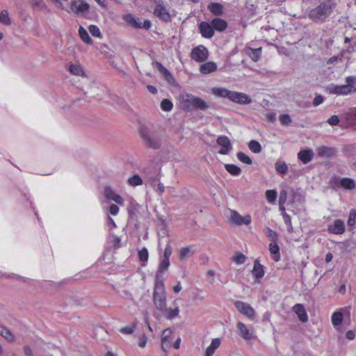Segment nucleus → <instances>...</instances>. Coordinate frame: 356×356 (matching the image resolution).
Instances as JSON below:
<instances>
[{"label": "nucleus", "instance_id": "26", "mask_svg": "<svg viewBox=\"0 0 356 356\" xmlns=\"http://www.w3.org/2000/svg\"><path fill=\"white\" fill-rule=\"evenodd\" d=\"M314 156V152L312 149H304L301 150L298 154V158L304 164L309 163Z\"/></svg>", "mask_w": 356, "mask_h": 356}, {"label": "nucleus", "instance_id": "10", "mask_svg": "<svg viewBox=\"0 0 356 356\" xmlns=\"http://www.w3.org/2000/svg\"><path fill=\"white\" fill-rule=\"evenodd\" d=\"M237 328L239 331L240 336L244 340H252L257 338L256 332L253 327H248L243 322L237 323Z\"/></svg>", "mask_w": 356, "mask_h": 356}, {"label": "nucleus", "instance_id": "39", "mask_svg": "<svg viewBox=\"0 0 356 356\" xmlns=\"http://www.w3.org/2000/svg\"><path fill=\"white\" fill-rule=\"evenodd\" d=\"M225 168L226 170L232 175H239L241 172V168L234 164H226Z\"/></svg>", "mask_w": 356, "mask_h": 356}, {"label": "nucleus", "instance_id": "35", "mask_svg": "<svg viewBox=\"0 0 356 356\" xmlns=\"http://www.w3.org/2000/svg\"><path fill=\"white\" fill-rule=\"evenodd\" d=\"M264 232L266 237H268V238L270 241V243H275L278 241L279 235L275 231L271 229L269 227H265L264 229Z\"/></svg>", "mask_w": 356, "mask_h": 356}, {"label": "nucleus", "instance_id": "32", "mask_svg": "<svg viewBox=\"0 0 356 356\" xmlns=\"http://www.w3.org/2000/svg\"><path fill=\"white\" fill-rule=\"evenodd\" d=\"M79 35L82 41L86 44H92V40L90 38L88 31L85 29L82 26H80L79 28Z\"/></svg>", "mask_w": 356, "mask_h": 356}, {"label": "nucleus", "instance_id": "8", "mask_svg": "<svg viewBox=\"0 0 356 356\" xmlns=\"http://www.w3.org/2000/svg\"><path fill=\"white\" fill-rule=\"evenodd\" d=\"M234 306L239 313L247 317L249 320L253 321L254 319L256 312L250 304L242 301H236Z\"/></svg>", "mask_w": 356, "mask_h": 356}, {"label": "nucleus", "instance_id": "1", "mask_svg": "<svg viewBox=\"0 0 356 356\" xmlns=\"http://www.w3.org/2000/svg\"><path fill=\"white\" fill-rule=\"evenodd\" d=\"M179 103L181 108L188 111L195 109L205 111L209 108V104L204 99L189 93L180 94Z\"/></svg>", "mask_w": 356, "mask_h": 356}, {"label": "nucleus", "instance_id": "11", "mask_svg": "<svg viewBox=\"0 0 356 356\" xmlns=\"http://www.w3.org/2000/svg\"><path fill=\"white\" fill-rule=\"evenodd\" d=\"M89 7V4L83 0L71 1L70 10L76 15H83L88 12Z\"/></svg>", "mask_w": 356, "mask_h": 356}, {"label": "nucleus", "instance_id": "43", "mask_svg": "<svg viewBox=\"0 0 356 356\" xmlns=\"http://www.w3.org/2000/svg\"><path fill=\"white\" fill-rule=\"evenodd\" d=\"M139 207L140 205L138 203L131 202L127 209L129 216L130 218H133L134 216H136Z\"/></svg>", "mask_w": 356, "mask_h": 356}, {"label": "nucleus", "instance_id": "55", "mask_svg": "<svg viewBox=\"0 0 356 356\" xmlns=\"http://www.w3.org/2000/svg\"><path fill=\"white\" fill-rule=\"evenodd\" d=\"M280 121L282 125H289L291 122V119L289 115L282 114L280 116Z\"/></svg>", "mask_w": 356, "mask_h": 356}, {"label": "nucleus", "instance_id": "4", "mask_svg": "<svg viewBox=\"0 0 356 356\" xmlns=\"http://www.w3.org/2000/svg\"><path fill=\"white\" fill-rule=\"evenodd\" d=\"M153 301L158 310L164 309L167 306V296L163 280L155 281Z\"/></svg>", "mask_w": 356, "mask_h": 356}, {"label": "nucleus", "instance_id": "53", "mask_svg": "<svg viewBox=\"0 0 356 356\" xmlns=\"http://www.w3.org/2000/svg\"><path fill=\"white\" fill-rule=\"evenodd\" d=\"M282 216H283L284 223L286 225V226L288 227L289 232H292L293 227H292V223H291V220L290 216L288 215L286 213H284Z\"/></svg>", "mask_w": 356, "mask_h": 356}, {"label": "nucleus", "instance_id": "21", "mask_svg": "<svg viewBox=\"0 0 356 356\" xmlns=\"http://www.w3.org/2000/svg\"><path fill=\"white\" fill-rule=\"evenodd\" d=\"M317 154L321 157L330 158L337 155V150L334 147L320 146L316 149Z\"/></svg>", "mask_w": 356, "mask_h": 356}, {"label": "nucleus", "instance_id": "33", "mask_svg": "<svg viewBox=\"0 0 356 356\" xmlns=\"http://www.w3.org/2000/svg\"><path fill=\"white\" fill-rule=\"evenodd\" d=\"M193 253V247H183L179 250V258L181 260H185L192 256Z\"/></svg>", "mask_w": 356, "mask_h": 356}, {"label": "nucleus", "instance_id": "59", "mask_svg": "<svg viewBox=\"0 0 356 356\" xmlns=\"http://www.w3.org/2000/svg\"><path fill=\"white\" fill-rule=\"evenodd\" d=\"M32 6L35 8H42L44 3L42 0H31Z\"/></svg>", "mask_w": 356, "mask_h": 356}, {"label": "nucleus", "instance_id": "60", "mask_svg": "<svg viewBox=\"0 0 356 356\" xmlns=\"http://www.w3.org/2000/svg\"><path fill=\"white\" fill-rule=\"evenodd\" d=\"M147 337L146 334H143V335L140 337L139 341H138V346L140 348H144L147 345Z\"/></svg>", "mask_w": 356, "mask_h": 356}, {"label": "nucleus", "instance_id": "27", "mask_svg": "<svg viewBox=\"0 0 356 356\" xmlns=\"http://www.w3.org/2000/svg\"><path fill=\"white\" fill-rule=\"evenodd\" d=\"M217 65L214 62H207L204 64H202L200 66V72L203 74H207L213 72H216L217 70Z\"/></svg>", "mask_w": 356, "mask_h": 356}, {"label": "nucleus", "instance_id": "5", "mask_svg": "<svg viewBox=\"0 0 356 356\" xmlns=\"http://www.w3.org/2000/svg\"><path fill=\"white\" fill-rule=\"evenodd\" d=\"M173 339V332L170 328H167L163 331L161 336V347L164 352L167 353L171 347H173L175 349L179 348L181 338L178 337L174 343H172Z\"/></svg>", "mask_w": 356, "mask_h": 356}, {"label": "nucleus", "instance_id": "28", "mask_svg": "<svg viewBox=\"0 0 356 356\" xmlns=\"http://www.w3.org/2000/svg\"><path fill=\"white\" fill-rule=\"evenodd\" d=\"M269 251L271 254L272 259L275 261H278L280 260V247L278 245L277 242L270 243Z\"/></svg>", "mask_w": 356, "mask_h": 356}, {"label": "nucleus", "instance_id": "31", "mask_svg": "<svg viewBox=\"0 0 356 356\" xmlns=\"http://www.w3.org/2000/svg\"><path fill=\"white\" fill-rule=\"evenodd\" d=\"M252 273L257 279L261 278L264 275V267L257 260L254 263Z\"/></svg>", "mask_w": 356, "mask_h": 356}, {"label": "nucleus", "instance_id": "17", "mask_svg": "<svg viewBox=\"0 0 356 356\" xmlns=\"http://www.w3.org/2000/svg\"><path fill=\"white\" fill-rule=\"evenodd\" d=\"M140 136L145 144L151 148L153 149H159L161 143L160 141L157 139L152 138L151 136L147 133L145 129H143L140 131Z\"/></svg>", "mask_w": 356, "mask_h": 356}, {"label": "nucleus", "instance_id": "56", "mask_svg": "<svg viewBox=\"0 0 356 356\" xmlns=\"http://www.w3.org/2000/svg\"><path fill=\"white\" fill-rule=\"evenodd\" d=\"M233 260L237 264H242L245 261L246 257L242 253H238L233 258Z\"/></svg>", "mask_w": 356, "mask_h": 356}, {"label": "nucleus", "instance_id": "14", "mask_svg": "<svg viewBox=\"0 0 356 356\" xmlns=\"http://www.w3.org/2000/svg\"><path fill=\"white\" fill-rule=\"evenodd\" d=\"M154 14L155 16L163 21L167 22L170 20L169 12L161 0L156 1Z\"/></svg>", "mask_w": 356, "mask_h": 356}, {"label": "nucleus", "instance_id": "37", "mask_svg": "<svg viewBox=\"0 0 356 356\" xmlns=\"http://www.w3.org/2000/svg\"><path fill=\"white\" fill-rule=\"evenodd\" d=\"M341 186L346 190H353L355 188V183L351 178L343 177L341 178Z\"/></svg>", "mask_w": 356, "mask_h": 356}, {"label": "nucleus", "instance_id": "48", "mask_svg": "<svg viewBox=\"0 0 356 356\" xmlns=\"http://www.w3.org/2000/svg\"><path fill=\"white\" fill-rule=\"evenodd\" d=\"M237 158L240 161L245 164L250 165L252 163V159L248 155H246L245 153L242 152H239L237 153Z\"/></svg>", "mask_w": 356, "mask_h": 356}, {"label": "nucleus", "instance_id": "52", "mask_svg": "<svg viewBox=\"0 0 356 356\" xmlns=\"http://www.w3.org/2000/svg\"><path fill=\"white\" fill-rule=\"evenodd\" d=\"M173 104L169 99H165L161 103V108L165 111H170L172 110Z\"/></svg>", "mask_w": 356, "mask_h": 356}, {"label": "nucleus", "instance_id": "6", "mask_svg": "<svg viewBox=\"0 0 356 356\" xmlns=\"http://www.w3.org/2000/svg\"><path fill=\"white\" fill-rule=\"evenodd\" d=\"M172 250L171 246L168 244L164 250L163 255L161 257L159 265L158 270L156 274L155 281L163 280V272L168 270L170 266V257L172 254Z\"/></svg>", "mask_w": 356, "mask_h": 356}, {"label": "nucleus", "instance_id": "15", "mask_svg": "<svg viewBox=\"0 0 356 356\" xmlns=\"http://www.w3.org/2000/svg\"><path fill=\"white\" fill-rule=\"evenodd\" d=\"M103 194L106 199L112 200L120 205L124 204V199L117 194L111 186H105Z\"/></svg>", "mask_w": 356, "mask_h": 356}, {"label": "nucleus", "instance_id": "47", "mask_svg": "<svg viewBox=\"0 0 356 356\" xmlns=\"http://www.w3.org/2000/svg\"><path fill=\"white\" fill-rule=\"evenodd\" d=\"M0 335L9 341H12L14 339V337L10 330L5 327H0Z\"/></svg>", "mask_w": 356, "mask_h": 356}, {"label": "nucleus", "instance_id": "22", "mask_svg": "<svg viewBox=\"0 0 356 356\" xmlns=\"http://www.w3.org/2000/svg\"><path fill=\"white\" fill-rule=\"evenodd\" d=\"M160 312L166 319L172 321L179 316V308L177 306L174 308H168L167 306H165L164 309H161Z\"/></svg>", "mask_w": 356, "mask_h": 356}, {"label": "nucleus", "instance_id": "30", "mask_svg": "<svg viewBox=\"0 0 356 356\" xmlns=\"http://www.w3.org/2000/svg\"><path fill=\"white\" fill-rule=\"evenodd\" d=\"M69 71L70 72L74 75V76H85V71L83 68V67L79 64H71L69 67Z\"/></svg>", "mask_w": 356, "mask_h": 356}, {"label": "nucleus", "instance_id": "25", "mask_svg": "<svg viewBox=\"0 0 356 356\" xmlns=\"http://www.w3.org/2000/svg\"><path fill=\"white\" fill-rule=\"evenodd\" d=\"M213 31L216 30L219 32L224 31L227 28V22L221 18H214L211 22Z\"/></svg>", "mask_w": 356, "mask_h": 356}, {"label": "nucleus", "instance_id": "62", "mask_svg": "<svg viewBox=\"0 0 356 356\" xmlns=\"http://www.w3.org/2000/svg\"><path fill=\"white\" fill-rule=\"evenodd\" d=\"M324 101L323 97L321 95H317L314 97L313 100V105L317 106L321 104Z\"/></svg>", "mask_w": 356, "mask_h": 356}, {"label": "nucleus", "instance_id": "2", "mask_svg": "<svg viewBox=\"0 0 356 356\" xmlns=\"http://www.w3.org/2000/svg\"><path fill=\"white\" fill-rule=\"evenodd\" d=\"M334 7L330 1L321 3L309 11V17L314 22H323L330 15Z\"/></svg>", "mask_w": 356, "mask_h": 356}, {"label": "nucleus", "instance_id": "19", "mask_svg": "<svg viewBox=\"0 0 356 356\" xmlns=\"http://www.w3.org/2000/svg\"><path fill=\"white\" fill-rule=\"evenodd\" d=\"M327 231L334 234H342L345 232V224L341 220H335L333 224L330 225Z\"/></svg>", "mask_w": 356, "mask_h": 356}, {"label": "nucleus", "instance_id": "46", "mask_svg": "<svg viewBox=\"0 0 356 356\" xmlns=\"http://www.w3.org/2000/svg\"><path fill=\"white\" fill-rule=\"evenodd\" d=\"M156 65L159 72L165 76V78L167 80L172 78V74L170 72L166 67H165L161 63H157Z\"/></svg>", "mask_w": 356, "mask_h": 356}, {"label": "nucleus", "instance_id": "24", "mask_svg": "<svg viewBox=\"0 0 356 356\" xmlns=\"http://www.w3.org/2000/svg\"><path fill=\"white\" fill-rule=\"evenodd\" d=\"M220 344L221 339L220 338L213 339L210 345L206 348L204 356H213Z\"/></svg>", "mask_w": 356, "mask_h": 356}, {"label": "nucleus", "instance_id": "29", "mask_svg": "<svg viewBox=\"0 0 356 356\" xmlns=\"http://www.w3.org/2000/svg\"><path fill=\"white\" fill-rule=\"evenodd\" d=\"M207 8L215 15H221L224 12V6L220 3H211L207 6Z\"/></svg>", "mask_w": 356, "mask_h": 356}, {"label": "nucleus", "instance_id": "13", "mask_svg": "<svg viewBox=\"0 0 356 356\" xmlns=\"http://www.w3.org/2000/svg\"><path fill=\"white\" fill-rule=\"evenodd\" d=\"M229 101L238 104L248 105L252 102V99L245 93L232 90Z\"/></svg>", "mask_w": 356, "mask_h": 356}, {"label": "nucleus", "instance_id": "12", "mask_svg": "<svg viewBox=\"0 0 356 356\" xmlns=\"http://www.w3.org/2000/svg\"><path fill=\"white\" fill-rule=\"evenodd\" d=\"M229 220L232 223L238 226L242 225H248L251 223L252 220L250 215L242 216L238 212L232 210L231 211Z\"/></svg>", "mask_w": 356, "mask_h": 356}, {"label": "nucleus", "instance_id": "64", "mask_svg": "<svg viewBox=\"0 0 356 356\" xmlns=\"http://www.w3.org/2000/svg\"><path fill=\"white\" fill-rule=\"evenodd\" d=\"M107 222H108V226L110 228H115L116 227L115 221L110 216H108V218H107Z\"/></svg>", "mask_w": 356, "mask_h": 356}, {"label": "nucleus", "instance_id": "34", "mask_svg": "<svg viewBox=\"0 0 356 356\" xmlns=\"http://www.w3.org/2000/svg\"><path fill=\"white\" fill-rule=\"evenodd\" d=\"M343 319V314L340 311L334 312L331 317L332 323L336 329H338V327L341 325Z\"/></svg>", "mask_w": 356, "mask_h": 356}, {"label": "nucleus", "instance_id": "51", "mask_svg": "<svg viewBox=\"0 0 356 356\" xmlns=\"http://www.w3.org/2000/svg\"><path fill=\"white\" fill-rule=\"evenodd\" d=\"M138 257L141 261L147 262L149 259V253L147 249L146 248H143L139 250Z\"/></svg>", "mask_w": 356, "mask_h": 356}, {"label": "nucleus", "instance_id": "49", "mask_svg": "<svg viewBox=\"0 0 356 356\" xmlns=\"http://www.w3.org/2000/svg\"><path fill=\"white\" fill-rule=\"evenodd\" d=\"M88 31L91 33V35L94 37L101 38L102 33L99 27L96 25H90L88 27Z\"/></svg>", "mask_w": 356, "mask_h": 356}, {"label": "nucleus", "instance_id": "38", "mask_svg": "<svg viewBox=\"0 0 356 356\" xmlns=\"http://www.w3.org/2000/svg\"><path fill=\"white\" fill-rule=\"evenodd\" d=\"M158 181V179L156 177H154L151 180L150 184L154 188V190L156 192H159L160 195H161L165 191V187L163 184Z\"/></svg>", "mask_w": 356, "mask_h": 356}, {"label": "nucleus", "instance_id": "45", "mask_svg": "<svg viewBox=\"0 0 356 356\" xmlns=\"http://www.w3.org/2000/svg\"><path fill=\"white\" fill-rule=\"evenodd\" d=\"M277 193L275 190H267L266 191V197L269 203H274L277 199Z\"/></svg>", "mask_w": 356, "mask_h": 356}, {"label": "nucleus", "instance_id": "18", "mask_svg": "<svg viewBox=\"0 0 356 356\" xmlns=\"http://www.w3.org/2000/svg\"><path fill=\"white\" fill-rule=\"evenodd\" d=\"M199 30L202 37L210 39L214 35V31L211 22H202L199 25Z\"/></svg>", "mask_w": 356, "mask_h": 356}, {"label": "nucleus", "instance_id": "20", "mask_svg": "<svg viewBox=\"0 0 356 356\" xmlns=\"http://www.w3.org/2000/svg\"><path fill=\"white\" fill-rule=\"evenodd\" d=\"M292 311L298 316L301 322L307 323L308 321V315L303 305L296 304L293 306Z\"/></svg>", "mask_w": 356, "mask_h": 356}, {"label": "nucleus", "instance_id": "7", "mask_svg": "<svg viewBox=\"0 0 356 356\" xmlns=\"http://www.w3.org/2000/svg\"><path fill=\"white\" fill-rule=\"evenodd\" d=\"M122 19L126 22L127 25L134 29H144L145 30H149L151 28L152 24L149 20L145 19L142 22L140 19L136 17L131 13L124 15L122 16Z\"/></svg>", "mask_w": 356, "mask_h": 356}, {"label": "nucleus", "instance_id": "9", "mask_svg": "<svg viewBox=\"0 0 356 356\" xmlns=\"http://www.w3.org/2000/svg\"><path fill=\"white\" fill-rule=\"evenodd\" d=\"M209 56L207 49L203 45H199L193 48L191 53V58L196 62L202 63L205 61Z\"/></svg>", "mask_w": 356, "mask_h": 356}, {"label": "nucleus", "instance_id": "57", "mask_svg": "<svg viewBox=\"0 0 356 356\" xmlns=\"http://www.w3.org/2000/svg\"><path fill=\"white\" fill-rule=\"evenodd\" d=\"M136 329L135 325H131L129 326L124 327L120 329V332L125 334H132Z\"/></svg>", "mask_w": 356, "mask_h": 356}, {"label": "nucleus", "instance_id": "63", "mask_svg": "<svg viewBox=\"0 0 356 356\" xmlns=\"http://www.w3.org/2000/svg\"><path fill=\"white\" fill-rule=\"evenodd\" d=\"M109 212L113 216H116L119 212V207L116 204H111L109 207Z\"/></svg>", "mask_w": 356, "mask_h": 356}, {"label": "nucleus", "instance_id": "23", "mask_svg": "<svg viewBox=\"0 0 356 356\" xmlns=\"http://www.w3.org/2000/svg\"><path fill=\"white\" fill-rule=\"evenodd\" d=\"M232 90H229L225 88L221 87H213L211 88V93L217 97L227 99L229 100Z\"/></svg>", "mask_w": 356, "mask_h": 356}, {"label": "nucleus", "instance_id": "16", "mask_svg": "<svg viewBox=\"0 0 356 356\" xmlns=\"http://www.w3.org/2000/svg\"><path fill=\"white\" fill-rule=\"evenodd\" d=\"M216 142L217 144L221 147V149L218 151L220 154L226 155L229 153L232 149V145L228 137L225 136H219Z\"/></svg>", "mask_w": 356, "mask_h": 356}, {"label": "nucleus", "instance_id": "50", "mask_svg": "<svg viewBox=\"0 0 356 356\" xmlns=\"http://www.w3.org/2000/svg\"><path fill=\"white\" fill-rule=\"evenodd\" d=\"M330 186L331 188L336 189L338 186L341 185V178L339 177H333L330 180Z\"/></svg>", "mask_w": 356, "mask_h": 356}, {"label": "nucleus", "instance_id": "41", "mask_svg": "<svg viewBox=\"0 0 356 356\" xmlns=\"http://www.w3.org/2000/svg\"><path fill=\"white\" fill-rule=\"evenodd\" d=\"M275 170L278 173L284 175L288 171V166L285 162L279 161L275 163Z\"/></svg>", "mask_w": 356, "mask_h": 356}, {"label": "nucleus", "instance_id": "61", "mask_svg": "<svg viewBox=\"0 0 356 356\" xmlns=\"http://www.w3.org/2000/svg\"><path fill=\"white\" fill-rule=\"evenodd\" d=\"M286 196H287V194L285 191H282L280 192V198H279V203H280V207L285 203V202L286 200Z\"/></svg>", "mask_w": 356, "mask_h": 356}, {"label": "nucleus", "instance_id": "54", "mask_svg": "<svg viewBox=\"0 0 356 356\" xmlns=\"http://www.w3.org/2000/svg\"><path fill=\"white\" fill-rule=\"evenodd\" d=\"M356 220V210L352 209L350 211L348 220V225L349 226H353L355 225Z\"/></svg>", "mask_w": 356, "mask_h": 356}, {"label": "nucleus", "instance_id": "58", "mask_svg": "<svg viewBox=\"0 0 356 356\" xmlns=\"http://www.w3.org/2000/svg\"><path fill=\"white\" fill-rule=\"evenodd\" d=\"M339 122V118L337 115H332L328 120L327 123L332 126L337 125Z\"/></svg>", "mask_w": 356, "mask_h": 356}, {"label": "nucleus", "instance_id": "3", "mask_svg": "<svg viewBox=\"0 0 356 356\" xmlns=\"http://www.w3.org/2000/svg\"><path fill=\"white\" fill-rule=\"evenodd\" d=\"M346 81V84L341 86L330 84L327 88L329 92L337 95H347L355 92L356 76H348Z\"/></svg>", "mask_w": 356, "mask_h": 356}, {"label": "nucleus", "instance_id": "44", "mask_svg": "<svg viewBox=\"0 0 356 356\" xmlns=\"http://www.w3.org/2000/svg\"><path fill=\"white\" fill-rule=\"evenodd\" d=\"M249 149L254 153L258 154L261 151L260 143L256 140H251L248 144Z\"/></svg>", "mask_w": 356, "mask_h": 356}, {"label": "nucleus", "instance_id": "42", "mask_svg": "<svg viewBox=\"0 0 356 356\" xmlns=\"http://www.w3.org/2000/svg\"><path fill=\"white\" fill-rule=\"evenodd\" d=\"M128 183L131 186H137L143 184V179L138 175H134L129 178Z\"/></svg>", "mask_w": 356, "mask_h": 356}, {"label": "nucleus", "instance_id": "36", "mask_svg": "<svg viewBox=\"0 0 356 356\" xmlns=\"http://www.w3.org/2000/svg\"><path fill=\"white\" fill-rule=\"evenodd\" d=\"M0 24L4 26H10L12 24L11 19L7 10L0 11Z\"/></svg>", "mask_w": 356, "mask_h": 356}, {"label": "nucleus", "instance_id": "40", "mask_svg": "<svg viewBox=\"0 0 356 356\" xmlns=\"http://www.w3.org/2000/svg\"><path fill=\"white\" fill-rule=\"evenodd\" d=\"M261 48L250 49L248 53L249 56L253 61H257L261 57Z\"/></svg>", "mask_w": 356, "mask_h": 356}]
</instances>
